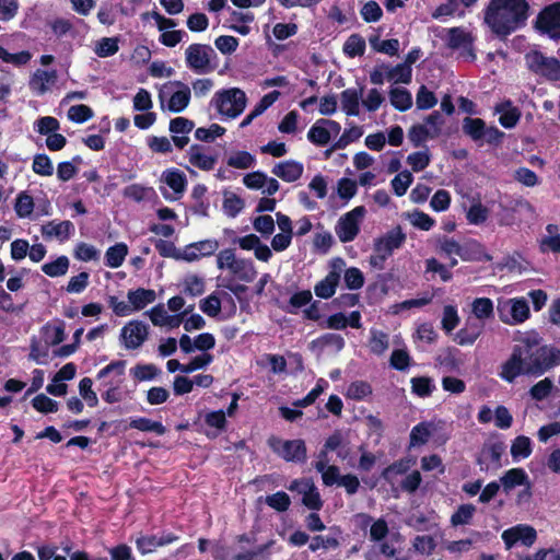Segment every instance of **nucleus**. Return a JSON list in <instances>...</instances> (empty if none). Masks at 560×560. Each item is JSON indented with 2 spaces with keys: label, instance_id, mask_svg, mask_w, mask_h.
<instances>
[{
  "label": "nucleus",
  "instance_id": "f257e3e1",
  "mask_svg": "<svg viewBox=\"0 0 560 560\" xmlns=\"http://www.w3.org/2000/svg\"><path fill=\"white\" fill-rule=\"evenodd\" d=\"M540 340L536 332L521 338L502 364L500 377L513 383L520 375L540 376L560 364V349L552 345H540Z\"/></svg>",
  "mask_w": 560,
  "mask_h": 560
},
{
  "label": "nucleus",
  "instance_id": "f03ea898",
  "mask_svg": "<svg viewBox=\"0 0 560 560\" xmlns=\"http://www.w3.org/2000/svg\"><path fill=\"white\" fill-rule=\"evenodd\" d=\"M529 16L527 0H490L485 10V22L499 37H506L523 28Z\"/></svg>",
  "mask_w": 560,
  "mask_h": 560
},
{
  "label": "nucleus",
  "instance_id": "7ed1b4c3",
  "mask_svg": "<svg viewBox=\"0 0 560 560\" xmlns=\"http://www.w3.org/2000/svg\"><path fill=\"white\" fill-rule=\"evenodd\" d=\"M186 67L197 74H208L218 68V55L208 44L192 43L185 49Z\"/></svg>",
  "mask_w": 560,
  "mask_h": 560
},
{
  "label": "nucleus",
  "instance_id": "20e7f679",
  "mask_svg": "<svg viewBox=\"0 0 560 560\" xmlns=\"http://www.w3.org/2000/svg\"><path fill=\"white\" fill-rule=\"evenodd\" d=\"M247 103L246 94L238 88L222 89L214 93L210 105L224 117L234 119L245 109Z\"/></svg>",
  "mask_w": 560,
  "mask_h": 560
},
{
  "label": "nucleus",
  "instance_id": "39448f33",
  "mask_svg": "<svg viewBox=\"0 0 560 560\" xmlns=\"http://www.w3.org/2000/svg\"><path fill=\"white\" fill-rule=\"evenodd\" d=\"M527 69L549 82L560 81V60L556 57H548L538 49H532L524 56Z\"/></svg>",
  "mask_w": 560,
  "mask_h": 560
},
{
  "label": "nucleus",
  "instance_id": "423d86ee",
  "mask_svg": "<svg viewBox=\"0 0 560 560\" xmlns=\"http://www.w3.org/2000/svg\"><path fill=\"white\" fill-rule=\"evenodd\" d=\"M345 267L346 261L341 257H335L329 261L328 273L314 285V293L317 298L328 300L334 296Z\"/></svg>",
  "mask_w": 560,
  "mask_h": 560
},
{
  "label": "nucleus",
  "instance_id": "0eeeda50",
  "mask_svg": "<svg viewBox=\"0 0 560 560\" xmlns=\"http://www.w3.org/2000/svg\"><path fill=\"white\" fill-rule=\"evenodd\" d=\"M534 27L551 39H560V1L546 5L538 13Z\"/></svg>",
  "mask_w": 560,
  "mask_h": 560
},
{
  "label": "nucleus",
  "instance_id": "6e6552de",
  "mask_svg": "<svg viewBox=\"0 0 560 560\" xmlns=\"http://www.w3.org/2000/svg\"><path fill=\"white\" fill-rule=\"evenodd\" d=\"M268 445L285 462L304 463L306 460V445L303 440L282 441L279 438L271 436L268 440Z\"/></svg>",
  "mask_w": 560,
  "mask_h": 560
},
{
  "label": "nucleus",
  "instance_id": "1a4fd4ad",
  "mask_svg": "<svg viewBox=\"0 0 560 560\" xmlns=\"http://www.w3.org/2000/svg\"><path fill=\"white\" fill-rule=\"evenodd\" d=\"M365 212L364 206H358L338 220L335 231L340 242L349 243L354 241L360 232V220L364 217Z\"/></svg>",
  "mask_w": 560,
  "mask_h": 560
},
{
  "label": "nucleus",
  "instance_id": "9d476101",
  "mask_svg": "<svg viewBox=\"0 0 560 560\" xmlns=\"http://www.w3.org/2000/svg\"><path fill=\"white\" fill-rule=\"evenodd\" d=\"M501 322L515 325L524 323L530 314L528 303L525 299H511L504 305L498 307Z\"/></svg>",
  "mask_w": 560,
  "mask_h": 560
},
{
  "label": "nucleus",
  "instance_id": "9b49d317",
  "mask_svg": "<svg viewBox=\"0 0 560 560\" xmlns=\"http://www.w3.org/2000/svg\"><path fill=\"white\" fill-rule=\"evenodd\" d=\"M537 539L536 529L526 524H518L502 533V540L508 549L512 548L515 544L521 542L525 547H532Z\"/></svg>",
  "mask_w": 560,
  "mask_h": 560
},
{
  "label": "nucleus",
  "instance_id": "f8f14e48",
  "mask_svg": "<svg viewBox=\"0 0 560 560\" xmlns=\"http://www.w3.org/2000/svg\"><path fill=\"white\" fill-rule=\"evenodd\" d=\"M406 234L400 225L389 230L385 235L374 240V253H385L392 256L395 249L400 248L406 242Z\"/></svg>",
  "mask_w": 560,
  "mask_h": 560
},
{
  "label": "nucleus",
  "instance_id": "ddd939ff",
  "mask_svg": "<svg viewBox=\"0 0 560 560\" xmlns=\"http://www.w3.org/2000/svg\"><path fill=\"white\" fill-rule=\"evenodd\" d=\"M149 327L139 320H131L122 327L120 337L127 349H137L147 340Z\"/></svg>",
  "mask_w": 560,
  "mask_h": 560
},
{
  "label": "nucleus",
  "instance_id": "4468645a",
  "mask_svg": "<svg viewBox=\"0 0 560 560\" xmlns=\"http://www.w3.org/2000/svg\"><path fill=\"white\" fill-rule=\"evenodd\" d=\"M505 448L506 446L502 441L485 443L477 458V464L480 465L481 469H489L490 466L500 468L502 466L501 458Z\"/></svg>",
  "mask_w": 560,
  "mask_h": 560
},
{
  "label": "nucleus",
  "instance_id": "2eb2a0df",
  "mask_svg": "<svg viewBox=\"0 0 560 560\" xmlns=\"http://www.w3.org/2000/svg\"><path fill=\"white\" fill-rule=\"evenodd\" d=\"M447 46L451 49L463 48L471 57L476 58L474 51V38L470 33L466 32L462 27H452L447 32Z\"/></svg>",
  "mask_w": 560,
  "mask_h": 560
},
{
  "label": "nucleus",
  "instance_id": "dca6fc26",
  "mask_svg": "<svg viewBox=\"0 0 560 560\" xmlns=\"http://www.w3.org/2000/svg\"><path fill=\"white\" fill-rule=\"evenodd\" d=\"M271 172L282 180L293 183L302 177L304 166L301 162L288 160L276 164Z\"/></svg>",
  "mask_w": 560,
  "mask_h": 560
},
{
  "label": "nucleus",
  "instance_id": "f3484780",
  "mask_svg": "<svg viewBox=\"0 0 560 560\" xmlns=\"http://www.w3.org/2000/svg\"><path fill=\"white\" fill-rule=\"evenodd\" d=\"M483 328L482 322L469 318L465 326L457 331L455 341L459 346H471L480 337Z\"/></svg>",
  "mask_w": 560,
  "mask_h": 560
},
{
  "label": "nucleus",
  "instance_id": "a211bd4d",
  "mask_svg": "<svg viewBox=\"0 0 560 560\" xmlns=\"http://www.w3.org/2000/svg\"><path fill=\"white\" fill-rule=\"evenodd\" d=\"M173 84L176 85L178 90L171 95L167 102V109L172 113H180L190 102V88L182 81H175Z\"/></svg>",
  "mask_w": 560,
  "mask_h": 560
},
{
  "label": "nucleus",
  "instance_id": "6ab92c4d",
  "mask_svg": "<svg viewBox=\"0 0 560 560\" xmlns=\"http://www.w3.org/2000/svg\"><path fill=\"white\" fill-rule=\"evenodd\" d=\"M73 231L74 225L71 221L68 220L61 221L59 223L50 221L42 225V234L45 237H57L60 241L68 240Z\"/></svg>",
  "mask_w": 560,
  "mask_h": 560
},
{
  "label": "nucleus",
  "instance_id": "aec40b11",
  "mask_svg": "<svg viewBox=\"0 0 560 560\" xmlns=\"http://www.w3.org/2000/svg\"><path fill=\"white\" fill-rule=\"evenodd\" d=\"M127 298L133 311H141L155 301L156 294L152 289L138 288L129 290Z\"/></svg>",
  "mask_w": 560,
  "mask_h": 560
},
{
  "label": "nucleus",
  "instance_id": "412c9836",
  "mask_svg": "<svg viewBox=\"0 0 560 560\" xmlns=\"http://www.w3.org/2000/svg\"><path fill=\"white\" fill-rule=\"evenodd\" d=\"M362 90L346 89L341 92V106L348 116H358L360 113V98Z\"/></svg>",
  "mask_w": 560,
  "mask_h": 560
},
{
  "label": "nucleus",
  "instance_id": "4be33fe9",
  "mask_svg": "<svg viewBox=\"0 0 560 560\" xmlns=\"http://www.w3.org/2000/svg\"><path fill=\"white\" fill-rule=\"evenodd\" d=\"M495 110L498 113H501L499 117V122L502 127L506 129L514 128L522 116L521 110L517 107L512 106L511 101H508L505 104L497 106Z\"/></svg>",
  "mask_w": 560,
  "mask_h": 560
},
{
  "label": "nucleus",
  "instance_id": "5701e85b",
  "mask_svg": "<svg viewBox=\"0 0 560 560\" xmlns=\"http://www.w3.org/2000/svg\"><path fill=\"white\" fill-rule=\"evenodd\" d=\"M202 147L199 144H192L189 148V162L195 167H198L202 171H211L213 170L217 158L212 155H206L201 152Z\"/></svg>",
  "mask_w": 560,
  "mask_h": 560
},
{
  "label": "nucleus",
  "instance_id": "b1692460",
  "mask_svg": "<svg viewBox=\"0 0 560 560\" xmlns=\"http://www.w3.org/2000/svg\"><path fill=\"white\" fill-rule=\"evenodd\" d=\"M128 428L137 429L141 432H153L158 435H163L166 432V428L161 421H154L145 417L131 418L125 430Z\"/></svg>",
  "mask_w": 560,
  "mask_h": 560
},
{
  "label": "nucleus",
  "instance_id": "393cba45",
  "mask_svg": "<svg viewBox=\"0 0 560 560\" xmlns=\"http://www.w3.org/2000/svg\"><path fill=\"white\" fill-rule=\"evenodd\" d=\"M165 184L177 195H182L187 187L186 175L178 168H168L162 175Z\"/></svg>",
  "mask_w": 560,
  "mask_h": 560
},
{
  "label": "nucleus",
  "instance_id": "a878e982",
  "mask_svg": "<svg viewBox=\"0 0 560 560\" xmlns=\"http://www.w3.org/2000/svg\"><path fill=\"white\" fill-rule=\"evenodd\" d=\"M504 491H509L517 486L528 483V475L523 468H511L504 472L500 479Z\"/></svg>",
  "mask_w": 560,
  "mask_h": 560
},
{
  "label": "nucleus",
  "instance_id": "bb28decb",
  "mask_svg": "<svg viewBox=\"0 0 560 560\" xmlns=\"http://www.w3.org/2000/svg\"><path fill=\"white\" fill-rule=\"evenodd\" d=\"M463 132L476 142L483 140L486 122L481 118L465 117L463 119Z\"/></svg>",
  "mask_w": 560,
  "mask_h": 560
},
{
  "label": "nucleus",
  "instance_id": "cd10ccee",
  "mask_svg": "<svg viewBox=\"0 0 560 560\" xmlns=\"http://www.w3.org/2000/svg\"><path fill=\"white\" fill-rule=\"evenodd\" d=\"M56 78V70H37L30 80V89L37 94H44L47 91V83L54 82Z\"/></svg>",
  "mask_w": 560,
  "mask_h": 560
},
{
  "label": "nucleus",
  "instance_id": "c85d7f7f",
  "mask_svg": "<svg viewBox=\"0 0 560 560\" xmlns=\"http://www.w3.org/2000/svg\"><path fill=\"white\" fill-rule=\"evenodd\" d=\"M273 545L275 540H268L266 544H262L253 550L234 555L231 560H271L270 548Z\"/></svg>",
  "mask_w": 560,
  "mask_h": 560
},
{
  "label": "nucleus",
  "instance_id": "c756f323",
  "mask_svg": "<svg viewBox=\"0 0 560 560\" xmlns=\"http://www.w3.org/2000/svg\"><path fill=\"white\" fill-rule=\"evenodd\" d=\"M389 101L393 107L399 112H406L412 106V95L405 88L390 89Z\"/></svg>",
  "mask_w": 560,
  "mask_h": 560
},
{
  "label": "nucleus",
  "instance_id": "7c9ffc66",
  "mask_svg": "<svg viewBox=\"0 0 560 560\" xmlns=\"http://www.w3.org/2000/svg\"><path fill=\"white\" fill-rule=\"evenodd\" d=\"M128 255V246L125 243H116L109 246L105 253V265L109 268H118Z\"/></svg>",
  "mask_w": 560,
  "mask_h": 560
},
{
  "label": "nucleus",
  "instance_id": "2f4dec72",
  "mask_svg": "<svg viewBox=\"0 0 560 560\" xmlns=\"http://www.w3.org/2000/svg\"><path fill=\"white\" fill-rule=\"evenodd\" d=\"M306 490L302 495V504L311 511H320L324 505V501L320 493L314 482H304Z\"/></svg>",
  "mask_w": 560,
  "mask_h": 560
},
{
  "label": "nucleus",
  "instance_id": "473e14b6",
  "mask_svg": "<svg viewBox=\"0 0 560 560\" xmlns=\"http://www.w3.org/2000/svg\"><path fill=\"white\" fill-rule=\"evenodd\" d=\"M40 332L45 338L47 346H58L66 339L65 323L60 322L58 325L45 324Z\"/></svg>",
  "mask_w": 560,
  "mask_h": 560
},
{
  "label": "nucleus",
  "instance_id": "72a5a7b5",
  "mask_svg": "<svg viewBox=\"0 0 560 560\" xmlns=\"http://www.w3.org/2000/svg\"><path fill=\"white\" fill-rule=\"evenodd\" d=\"M459 350L455 347H447L441 350L435 357L438 365L446 369L447 371H455L459 368L460 361L458 360Z\"/></svg>",
  "mask_w": 560,
  "mask_h": 560
},
{
  "label": "nucleus",
  "instance_id": "f704fd0d",
  "mask_svg": "<svg viewBox=\"0 0 560 560\" xmlns=\"http://www.w3.org/2000/svg\"><path fill=\"white\" fill-rule=\"evenodd\" d=\"M307 139L315 145L325 147L330 141V130L319 119L310 128Z\"/></svg>",
  "mask_w": 560,
  "mask_h": 560
},
{
  "label": "nucleus",
  "instance_id": "c9c22d12",
  "mask_svg": "<svg viewBox=\"0 0 560 560\" xmlns=\"http://www.w3.org/2000/svg\"><path fill=\"white\" fill-rule=\"evenodd\" d=\"M69 265V258L65 255H61L54 261L42 265V271L48 277L57 278L67 273Z\"/></svg>",
  "mask_w": 560,
  "mask_h": 560
},
{
  "label": "nucleus",
  "instance_id": "e433bc0d",
  "mask_svg": "<svg viewBox=\"0 0 560 560\" xmlns=\"http://www.w3.org/2000/svg\"><path fill=\"white\" fill-rule=\"evenodd\" d=\"M314 467L318 472L322 474V480L326 487H331L334 485L339 486L342 475H340V469L338 466H325L323 463H315Z\"/></svg>",
  "mask_w": 560,
  "mask_h": 560
},
{
  "label": "nucleus",
  "instance_id": "4c0bfd02",
  "mask_svg": "<svg viewBox=\"0 0 560 560\" xmlns=\"http://www.w3.org/2000/svg\"><path fill=\"white\" fill-rule=\"evenodd\" d=\"M365 48V39L359 34L350 35L343 44V52L349 58L362 56Z\"/></svg>",
  "mask_w": 560,
  "mask_h": 560
},
{
  "label": "nucleus",
  "instance_id": "58836bf2",
  "mask_svg": "<svg viewBox=\"0 0 560 560\" xmlns=\"http://www.w3.org/2000/svg\"><path fill=\"white\" fill-rule=\"evenodd\" d=\"M369 347L372 353L382 355L389 347L388 335L382 330L372 329Z\"/></svg>",
  "mask_w": 560,
  "mask_h": 560
},
{
  "label": "nucleus",
  "instance_id": "ea45409f",
  "mask_svg": "<svg viewBox=\"0 0 560 560\" xmlns=\"http://www.w3.org/2000/svg\"><path fill=\"white\" fill-rule=\"evenodd\" d=\"M533 452L532 441L528 436H516L511 445V455L514 459L527 458Z\"/></svg>",
  "mask_w": 560,
  "mask_h": 560
},
{
  "label": "nucleus",
  "instance_id": "a19ab883",
  "mask_svg": "<svg viewBox=\"0 0 560 560\" xmlns=\"http://www.w3.org/2000/svg\"><path fill=\"white\" fill-rule=\"evenodd\" d=\"M476 506L471 503L460 504L457 510L451 516L452 526L467 525L470 524Z\"/></svg>",
  "mask_w": 560,
  "mask_h": 560
},
{
  "label": "nucleus",
  "instance_id": "79ce46f5",
  "mask_svg": "<svg viewBox=\"0 0 560 560\" xmlns=\"http://www.w3.org/2000/svg\"><path fill=\"white\" fill-rule=\"evenodd\" d=\"M149 195H155V191L152 187H145L140 184H131L124 188L122 196L127 199L133 200L136 202H141L149 198Z\"/></svg>",
  "mask_w": 560,
  "mask_h": 560
},
{
  "label": "nucleus",
  "instance_id": "37998d69",
  "mask_svg": "<svg viewBox=\"0 0 560 560\" xmlns=\"http://www.w3.org/2000/svg\"><path fill=\"white\" fill-rule=\"evenodd\" d=\"M14 210L19 218H28L34 211V199L26 191H21L14 203Z\"/></svg>",
  "mask_w": 560,
  "mask_h": 560
},
{
  "label": "nucleus",
  "instance_id": "c03bdc74",
  "mask_svg": "<svg viewBox=\"0 0 560 560\" xmlns=\"http://www.w3.org/2000/svg\"><path fill=\"white\" fill-rule=\"evenodd\" d=\"M386 77L395 83L409 84L412 80V68L405 62L398 63L387 71Z\"/></svg>",
  "mask_w": 560,
  "mask_h": 560
},
{
  "label": "nucleus",
  "instance_id": "a18cd8bd",
  "mask_svg": "<svg viewBox=\"0 0 560 560\" xmlns=\"http://www.w3.org/2000/svg\"><path fill=\"white\" fill-rule=\"evenodd\" d=\"M413 182V176L408 170L399 172L390 182L394 194L397 197L404 196Z\"/></svg>",
  "mask_w": 560,
  "mask_h": 560
},
{
  "label": "nucleus",
  "instance_id": "49530a36",
  "mask_svg": "<svg viewBox=\"0 0 560 560\" xmlns=\"http://www.w3.org/2000/svg\"><path fill=\"white\" fill-rule=\"evenodd\" d=\"M472 313L476 320L487 319L493 316V302L489 298H477L472 302Z\"/></svg>",
  "mask_w": 560,
  "mask_h": 560
},
{
  "label": "nucleus",
  "instance_id": "de8ad7c7",
  "mask_svg": "<svg viewBox=\"0 0 560 560\" xmlns=\"http://www.w3.org/2000/svg\"><path fill=\"white\" fill-rule=\"evenodd\" d=\"M370 44L378 52L389 56H396L399 51V40L397 38H389L380 42L378 36L370 38Z\"/></svg>",
  "mask_w": 560,
  "mask_h": 560
},
{
  "label": "nucleus",
  "instance_id": "09e8293b",
  "mask_svg": "<svg viewBox=\"0 0 560 560\" xmlns=\"http://www.w3.org/2000/svg\"><path fill=\"white\" fill-rule=\"evenodd\" d=\"M32 406L40 413H54L59 409L58 401L51 399L45 394H38L32 399Z\"/></svg>",
  "mask_w": 560,
  "mask_h": 560
},
{
  "label": "nucleus",
  "instance_id": "8fccbe9b",
  "mask_svg": "<svg viewBox=\"0 0 560 560\" xmlns=\"http://www.w3.org/2000/svg\"><path fill=\"white\" fill-rule=\"evenodd\" d=\"M372 386L365 381H354L347 389V396L353 400H363L372 395Z\"/></svg>",
  "mask_w": 560,
  "mask_h": 560
},
{
  "label": "nucleus",
  "instance_id": "3c124183",
  "mask_svg": "<svg viewBox=\"0 0 560 560\" xmlns=\"http://www.w3.org/2000/svg\"><path fill=\"white\" fill-rule=\"evenodd\" d=\"M410 383L412 393L421 398L429 397L434 389L432 380L428 376L412 377Z\"/></svg>",
  "mask_w": 560,
  "mask_h": 560
},
{
  "label": "nucleus",
  "instance_id": "603ef678",
  "mask_svg": "<svg viewBox=\"0 0 560 560\" xmlns=\"http://www.w3.org/2000/svg\"><path fill=\"white\" fill-rule=\"evenodd\" d=\"M205 292V280L197 275H187L184 279L183 293L190 296H199Z\"/></svg>",
  "mask_w": 560,
  "mask_h": 560
},
{
  "label": "nucleus",
  "instance_id": "864d4df0",
  "mask_svg": "<svg viewBox=\"0 0 560 560\" xmlns=\"http://www.w3.org/2000/svg\"><path fill=\"white\" fill-rule=\"evenodd\" d=\"M345 284L349 290H359L364 284V275L357 267L343 268Z\"/></svg>",
  "mask_w": 560,
  "mask_h": 560
},
{
  "label": "nucleus",
  "instance_id": "5fc2aeb1",
  "mask_svg": "<svg viewBox=\"0 0 560 560\" xmlns=\"http://www.w3.org/2000/svg\"><path fill=\"white\" fill-rule=\"evenodd\" d=\"M438 103L435 94L430 91L425 85H421L418 89L416 95V104L418 109L425 110L433 108Z\"/></svg>",
  "mask_w": 560,
  "mask_h": 560
},
{
  "label": "nucleus",
  "instance_id": "6e6d98bb",
  "mask_svg": "<svg viewBox=\"0 0 560 560\" xmlns=\"http://www.w3.org/2000/svg\"><path fill=\"white\" fill-rule=\"evenodd\" d=\"M255 156L247 151H237L226 161L229 166L240 170L249 168L255 164Z\"/></svg>",
  "mask_w": 560,
  "mask_h": 560
},
{
  "label": "nucleus",
  "instance_id": "4d7b16f0",
  "mask_svg": "<svg viewBox=\"0 0 560 560\" xmlns=\"http://www.w3.org/2000/svg\"><path fill=\"white\" fill-rule=\"evenodd\" d=\"M265 501L268 506L276 510L277 512L288 511L291 504V499L284 491H278L273 494L267 495Z\"/></svg>",
  "mask_w": 560,
  "mask_h": 560
},
{
  "label": "nucleus",
  "instance_id": "13d9d810",
  "mask_svg": "<svg viewBox=\"0 0 560 560\" xmlns=\"http://www.w3.org/2000/svg\"><path fill=\"white\" fill-rule=\"evenodd\" d=\"M32 170L35 174L40 176H51L54 173L51 160L45 153H39L34 156Z\"/></svg>",
  "mask_w": 560,
  "mask_h": 560
},
{
  "label": "nucleus",
  "instance_id": "bf43d9fd",
  "mask_svg": "<svg viewBox=\"0 0 560 560\" xmlns=\"http://www.w3.org/2000/svg\"><path fill=\"white\" fill-rule=\"evenodd\" d=\"M93 116V109L85 104L73 105L68 110V118L75 124H83Z\"/></svg>",
  "mask_w": 560,
  "mask_h": 560
},
{
  "label": "nucleus",
  "instance_id": "052dcab7",
  "mask_svg": "<svg viewBox=\"0 0 560 560\" xmlns=\"http://www.w3.org/2000/svg\"><path fill=\"white\" fill-rule=\"evenodd\" d=\"M131 375L139 382L151 381L156 377L160 370L154 364H137L130 370Z\"/></svg>",
  "mask_w": 560,
  "mask_h": 560
},
{
  "label": "nucleus",
  "instance_id": "680f3d73",
  "mask_svg": "<svg viewBox=\"0 0 560 560\" xmlns=\"http://www.w3.org/2000/svg\"><path fill=\"white\" fill-rule=\"evenodd\" d=\"M363 135V131L360 127L353 126L349 129H346L343 133L339 137V139L332 144L331 150H341L345 149L349 143L359 140Z\"/></svg>",
  "mask_w": 560,
  "mask_h": 560
},
{
  "label": "nucleus",
  "instance_id": "e2e57ef3",
  "mask_svg": "<svg viewBox=\"0 0 560 560\" xmlns=\"http://www.w3.org/2000/svg\"><path fill=\"white\" fill-rule=\"evenodd\" d=\"M199 307L209 317H217L221 312V300L217 293H211L199 302Z\"/></svg>",
  "mask_w": 560,
  "mask_h": 560
},
{
  "label": "nucleus",
  "instance_id": "0e129e2a",
  "mask_svg": "<svg viewBox=\"0 0 560 560\" xmlns=\"http://www.w3.org/2000/svg\"><path fill=\"white\" fill-rule=\"evenodd\" d=\"M408 138L413 147H420L429 138L432 139V133L427 126L417 124L409 129Z\"/></svg>",
  "mask_w": 560,
  "mask_h": 560
},
{
  "label": "nucleus",
  "instance_id": "69168bd1",
  "mask_svg": "<svg viewBox=\"0 0 560 560\" xmlns=\"http://www.w3.org/2000/svg\"><path fill=\"white\" fill-rule=\"evenodd\" d=\"M489 210L481 202L472 203L466 214L470 224L479 225L487 221Z\"/></svg>",
  "mask_w": 560,
  "mask_h": 560
},
{
  "label": "nucleus",
  "instance_id": "338daca9",
  "mask_svg": "<svg viewBox=\"0 0 560 560\" xmlns=\"http://www.w3.org/2000/svg\"><path fill=\"white\" fill-rule=\"evenodd\" d=\"M136 546L141 555H147L155 551L159 547H163L162 542L156 535L141 536L136 540Z\"/></svg>",
  "mask_w": 560,
  "mask_h": 560
},
{
  "label": "nucleus",
  "instance_id": "774afa93",
  "mask_svg": "<svg viewBox=\"0 0 560 560\" xmlns=\"http://www.w3.org/2000/svg\"><path fill=\"white\" fill-rule=\"evenodd\" d=\"M361 13V16L362 19L366 22V23H373V22H377L382 19L383 16V10L382 8L380 7V4L374 1V0H370L368 1L361 9L360 11Z\"/></svg>",
  "mask_w": 560,
  "mask_h": 560
}]
</instances>
